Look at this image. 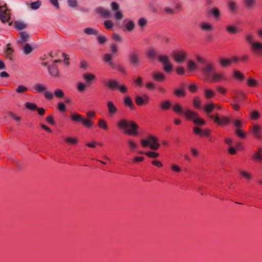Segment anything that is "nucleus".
<instances>
[{
    "instance_id": "f257e3e1",
    "label": "nucleus",
    "mask_w": 262,
    "mask_h": 262,
    "mask_svg": "<svg viewBox=\"0 0 262 262\" xmlns=\"http://www.w3.org/2000/svg\"><path fill=\"white\" fill-rule=\"evenodd\" d=\"M117 125L120 129L124 130V133L128 135L137 136L139 135V126L133 121L122 119L118 122Z\"/></svg>"
},
{
    "instance_id": "f03ea898",
    "label": "nucleus",
    "mask_w": 262,
    "mask_h": 262,
    "mask_svg": "<svg viewBox=\"0 0 262 262\" xmlns=\"http://www.w3.org/2000/svg\"><path fill=\"white\" fill-rule=\"evenodd\" d=\"M141 143L143 147L149 146L151 149L154 150H157L160 146L158 143V139L151 135L149 136L146 139L142 140Z\"/></svg>"
},
{
    "instance_id": "7ed1b4c3",
    "label": "nucleus",
    "mask_w": 262,
    "mask_h": 262,
    "mask_svg": "<svg viewBox=\"0 0 262 262\" xmlns=\"http://www.w3.org/2000/svg\"><path fill=\"white\" fill-rule=\"evenodd\" d=\"M71 119L74 122L81 123L85 127L90 128L94 124V122L90 119H86L84 116L78 114L74 113L71 117Z\"/></svg>"
},
{
    "instance_id": "20e7f679",
    "label": "nucleus",
    "mask_w": 262,
    "mask_h": 262,
    "mask_svg": "<svg viewBox=\"0 0 262 262\" xmlns=\"http://www.w3.org/2000/svg\"><path fill=\"white\" fill-rule=\"evenodd\" d=\"M172 57L173 60L179 64L184 63L187 60L188 54L184 50L180 49L172 53Z\"/></svg>"
},
{
    "instance_id": "39448f33",
    "label": "nucleus",
    "mask_w": 262,
    "mask_h": 262,
    "mask_svg": "<svg viewBox=\"0 0 262 262\" xmlns=\"http://www.w3.org/2000/svg\"><path fill=\"white\" fill-rule=\"evenodd\" d=\"M214 69L215 67L213 63L210 62L206 63V65L204 66L201 69V71L204 76V80L205 81H208L209 80L211 79V77L212 74L214 73Z\"/></svg>"
},
{
    "instance_id": "423d86ee",
    "label": "nucleus",
    "mask_w": 262,
    "mask_h": 262,
    "mask_svg": "<svg viewBox=\"0 0 262 262\" xmlns=\"http://www.w3.org/2000/svg\"><path fill=\"white\" fill-rule=\"evenodd\" d=\"M111 7L113 11H116L114 15L115 18L117 20L121 19L123 17V15L122 13L119 10L120 8L119 5L117 2H113L111 4Z\"/></svg>"
},
{
    "instance_id": "0eeeda50",
    "label": "nucleus",
    "mask_w": 262,
    "mask_h": 262,
    "mask_svg": "<svg viewBox=\"0 0 262 262\" xmlns=\"http://www.w3.org/2000/svg\"><path fill=\"white\" fill-rule=\"evenodd\" d=\"M103 83L107 88L113 91L117 89V87L119 86L118 82L112 79L105 80Z\"/></svg>"
},
{
    "instance_id": "6e6552de",
    "label": "nucleus",
    "mask_w": 262,
    "mask_h": 262,
    "mask_svg": "<svg viewBox=\"0 0 262 262\" xmlns=\"http://www.w3.org/2000/svg\"><path fill=\"white\" fill-rule=\"evenodd\" d=\"M95 10L96 11L99 13L102 17L110 18L111 16L110 11L103 7H97Z\"/></svg>"
},
{
    "instance_id": "1a4fd4ad",
    "label": "nucleus",
    "mask_w": 262,
    "mask_h": 262,
    "mask_svg": "<svg viewBox=\"0 0 262 262\" xmlns=\"http://www.w3.org/2000/svg\"><path fill=\"white\" fill-rule=\"evenodd\" d=\"M251 133L258 139L262 138L261 132L262 128L260 125L253 124L252 128L251 129Z\"/></svg>"
},
{
    "instance_id": "9d476101",
    "label": "nucleus",
    "mask_w": 262,
    "mask_h": 262,
    "mask_svg": "<svg viewBox=\"0 0 262 262\" xmlns=\"http://www.w3.org/2000/svg\"><path fill=\"white\" fill-rule=\"evenodd\" d=\"M107 107L109 117H113L117 114L118 109L113 102L108 101L107 102Z\"/></svg>"
},
{
    "instance_id": "9b49d317",
    "label": "nucleus",
    "mask_w": 262,
    "mask_h": 262,
    "mask_svg": "<svg viewBox=\"0 0 262 262\" xmlns=\"http://www.w3.org/2000/svg\"><path fill=\"white\" fill-rule=\"evenodd\" d=\"M8 11L7 9L3 10L2 7L0 6V20L3 23L9 22L11 19V17L9 13H8Z\"/></svg>"
},
{
    "instance_id": "f8f14e48",
    "label": "nucleus",
    "mask_w": 262,
    "mask_h": 262,
    "mask_svg": "<svg viewBox=\"0 0 262 262\" xmlns=\"http://www.w3.org/2000/svg\"><path fill=\"white\" fill-rule=\"evenodd\" d=\"M224 79L225 76L224 73L214 72L212 74L211 79L209 80L208 81L211 82H215L222 81L224 80Z\"/></svg>"
},
{
    "instance_id": "ddd939ff",
    "label": "nucleus",
    "mask_w": 262,
    "mask_h": 262,
    "mask_svg": "<svg viewBox=\"0 0 262 262\" xmlns=\"http://www.w3.org/2000/svg\"><path fill=\"white\" fill-rule=\"evenodd\" d=\"M209 117L213 119L215 122H217L219 124H228L230 121V119L226 117H223L221 118H219L217 115L216 116L213 115H209Z\"/></svg>"
},
{
    "instance_id": "4468645a",
    "label": "nucleus",
    "mask_w": 262,
    "mask_h": 262,
    "mask_svg": "<svg viewBox=\"0 0 262 262\" xmlns=\"http://www.w3.org/2000/svg\"><path fill=\"white\" fill-rule=\"evenodd\" d=\"M48 71L50 75L52 77H56L59 76V71L56 64H52V65L49 66Z\"/></svg>"
},
{
    "instance_id": "2eb2a0df",
    "label": "nucleus",
    "mask_w": 262,
    "mask_h": 262,
    "mask_svg": "<svg viewBox=\"0 0 262 262\" xmlns=\"http://www.w3.org/2000/svg\"><path fill=\"white\" fill-rule=\"evenodd\" d=\"M193 131L196 135L204 136L207 137H210V130L208 129H205L203 130L199 127H194L193 128Z\"/></svg>"
},
{
    "instance_id": "dca6fc26",
    "label": "nucleus",
    "mask_w": 262,
    "mask_h": 262,
    "mask_svg": "<svg viewBox=\"0 0 262 262\" xmlns=\"http://www.w3.org/2000/svg\"><path fill=\"white\" fill-rule=\"evenodd\" d=\"M198 114L189 109L185 110L183 115L185 116L188 120H194V118L198 116Z\"/></svg>"
},
{
    "instance_id": "f3484780",
    "label": "nucleus",
    "mask_w": 262,
    "mask_h": 262,
    "mask_svg": "<svg viewBox=\"0 0 262 262\" xmlns=\"http://www.w3.org/2000/svg\"><path fill=\"white\" fill-rule=\"evenodd\" d=\"M172 110L179 115H183L185 110H184L182 106L179 103H175L172 106Z\"/></svg>"
},
{
    "instance_id": "a211bd4d",
    "label": "nucleus",
    "mask_w": 262,
    "mask_h": 262,
    "mask_svg": "<svg viewBox=\"0 0 262 262\" xmlns=\"http://www.w3.org/2000/svg\"><path fill=\"white\" fill-rule=\"evenodd\" d=\"M200 28L202 30L207 32H212L214 30L213 26L206 22L202 23L200 24Z\"/></svg>"
},
{
    "instance_id": "6ab92c4d",
    "label": "nucleus",
    "mask_w": 262,
    "mask_h": 262,
    "mask_svg": "<svg viewBox=\"0 0 262 262\" xmlns=\"http://www.w3.org/2000/svg\"><path fill=\"white\" fill-rule=\"evenodd\" d=\"M129 60L134 66L135 67L139 66L140 63L139 57L136 53H133L130 55Z\"/></svg>"
},
{
    "instance_id": "aec40b11",
    "label": "nucleus",
    "mask_w": 262,
    "mask_h": 262,
    "mask_svg": "<svg viewBox=\"0 0 262 262\" xmlns=\"http://www.w3.org/2000/svg\"><path fill=\"white\" fill-rule=\"evenodd\" d=\"M152 78L157 82H163L165 80V76L161 73H154Z\"/></svg>"
},
{
    "instance_id": "412c9836",
    "label": "nucleus",
    "mask_w": 262,
    "mask_h": 262,
    "mask_svg": "<svg viewBox=\"0 0 262 262\" xmlns=\"http://www.w3.org/2000/svg\"><path fill=\"white\" fill-rule=\"evenodd\" d=\"M124 104L126 106L129 107V108L132 110H134L135 109V107L133 103V100L129 96H126L124 98Z\"/></svg>"
},
{
    "instance_id": "4be33fe9",
    "label": "nucleus",
    "mask_w": 262,
    "mask_h": 262,
    "mask_svg": "<svg viewBox=\"0 0 262 262\" xmlns=\"http://www.w3.org/2000/svg\"><path fill=\"white\" fill-rule=\"evenodd\" d=\"M173 93L178 97H184L186 95L185 88L183 86L175 89Z\"/></svg>"
},
{
    "instance_id": "5701e85b",
    "label": "nucleus",
    "mask_w": 262,
    "mask_h": 262,
    "mask_svg": "<svg viewBox=\"0 0 262 262\" xmlns=\"http://www.w3.org/2000/svg\"><path fill=\"white\" fill-rule=\"evenodd\" d=\"M83 78L87 83H90L96 80V78L94 75L90 73H85L83 75Z\"/></svg>"
},
{
    "instance_id": "b1692460",
    "label": "nucleus",
    "mask_w": 262,
    "mask_h": 262,
    "mask_svg": "<svg viewBox=\"0 0 262 262\" xmlns=\"http://www.w3.org/2000/svg\"><path fill=\"white\" fill-rule=\"evenodd\" d=\"M228 5L229 8V10L232 12H235L238 6L236 3V2L234 0H229L228 2Z\"/></svg>"
},
{
    "instance_id": "393cba45",
    "label": "nucleus",
    "mask_w": 262,
    "mask_h": 262,
    "mask_svg": "<svg viewBox=\"0 0 262 262\" xmlns=\"http://www.w3.org/2000/svg\"><path fill=\"white\" fill-rule=\"evenodd\" d=\"M135 27V23L133 20H129L127 22L124 28H123V31H127L128 32L132 31Z\"/></svg>"
},
{
    "instance_id": "a878e982",
    "label": "nucleus",
    "mask_w": 262,
    "mask_h": 262,
    "mask_svg": "<svg viewBox=\"0 0 262 262\" xmlns=\"http://www.w3.org/2000/svg\"><path fill=\"white\" fill-rule=\"evenodd\" d=\"M34 89L36 91V93H40L43 91H45L47 90V88L46 85L40 84L37 83L34 85Z\"/></svg>"
},
{
    "instance_id": "bb28decb",
    "label": "nucleus",
    "mask_w": 262,
    "mask_h": 262,
    "mask_svg": "<svg viewBox=\"0 0 262 262\" xmlns=\"http://www.w3.org/2000/svg\"><path fill=\"white\" fill-rule=\"evenodd\" d=\"M9 46H10L9 43H8L7 45V47L4 51V53H5V56L7 58L10 59V60H12V53H13L14 50H13V49L12 48L9 47Z\"/></svg>"
},
{
    "instance_id": "cd10ccee",
    "label": "nucleus",
    "mask_w": 262,
    "mask_h": 262,
    "mask_svg": "<svg viewBox=\"0 0 262 262\" xmlns=\"http://www.w3.org/2000/svg\"><path fill=\"white\" fill-rule=\"evenodd\" d=\"M159 61L161 62L164 66L170 63L169 58L166 55H160L158 58Z\"/></svg>"
},
{
    "instance_id": "c85d7f7f",
    "label": "nucleus",
    "mask_w": 262,
    "mask_h": 262,
    "mask_svg": "<svg viewBox=\"0 0 262 262\" xmlns=\"http://www.w3.org/2000/svg\"><path fill=\"white\" fill-rule=\"evenodd\" d=\"M193 122L197 126H204L206 124V121L200 118L199 115L194 118Z\"/></svg>"
},
{
    "instance_id": "c756f323",
    "label": "nucleus",
    "mask_w": 262,
    "mask_h": 262,
    "mask_svg": "<svg viewBox=\"0 0 262 262\" xmlns=\"http://www.w3.org/2000/svg\"><path fill=\"white\" fill-rule=\"evenodd\" d=\"M171 106V103L169 100L164 101L161 104V108L164 111L169 109Z\"/></svg>"
},
{
    "instance_id": "7c9ffc66",
    "label": "nucleus",
    "mask_w": 262,
    "mask_h": 262,
    "mask_svg": "<svg viewBox=\"0 0 262 262\" xmlns=\"http://www.w3.org/2000/svg\"><path fill=\"white\" fill-rule=\"evenodd\" d=\"M252 46V49L255 52L262 51V43L259 42H255L253 43Z\"/></svg>"
},
{
    "instance_id": "2f4dec72",
    "label": "nucleus",
    "mask_w": 262,
    "mask_h": 262,
    "mask_svg": "<svg viewBox=\"0 0 262 262\" xmlns=\"http://www.w3.org/2000/svg\"><path fill=\"white\" fill-rule=\"evenodd\" d=\"M226 29L228 33L230 34H236L238 32V29L232 25L226 27Z\"/></svg>"
},
{
    "instance_id": "473e14b6",
    "label": "nucleus",
    "mask_w": 262,
    "mask_h": 262,
    "mask_svg": "<svg viewBox=\"0 0 262 262\" xmlns=\"http://www.w3.org/2000/svg\"><path fill=\"white\" fill-rule=\"evenodd\" d=\"M14 25L16 29L18 30H21L27 28V25L23 21H15Z\"/></svg>"
},
{
    "instance_id": "72a5a7b5",
    "label": "nucleus",
    "mask_w": 262,
    "mask_h": 262,
    "mask_svg": "<svg viewBox=\"0 0 262 262\" xmlns=\"http://www.w3.org/2000/svg\"><path fill=\"white\" fill-rule=\"evenodd\" d=\"M84 32L88 35H97L98 32L96 30L92 28H86L84 29Z\"/></svg>"
},
{
    "instance_id": "f704fd0d",
    "label": "nucleus",
    "mask_w": 262,
    "mask_h": 262,
    "mask_svg": "<svg viewBox=\"0 0 262 262\" xmlns=\"http://www.w3.org/2000/svg\"><path fill=\"white\" fill-rule=\"evenodd\" d=\"M220 63L222 67L229 66L231 64V60L229 59L221 58Z\"/></svg>"
},
{
    "instance_id": "c9c22d12",
    "label": "nucleus",
    "mask_w": 262,
    "mask_h": 262,
    "mask_svg": "<svg viewBox=\"0 0 262 262\" xmlns=\"http://www.w3.org/2000/svg\"><path fill=\"white\" fill-rule=\"evenodd\" d=\"M41 2L40 1H37L31 3L30 5V8L32 10H37L40 8L41 6Z\"/></svg>"
},
{
    "instance_id": "e433bc0d",
    "label": "nucleus",
    "mask_w": 262,
    "mask_h": 262,
    "mask_svg": "<svg viewBox=\"0 0 262 262\" xmlns=\"http://www.w3.org/2000/svg\"><path fill=\"white\" fill-rule=\"evenodd\" d=\"M252 159L255 161L262 162V154L260 152L254 151L252 157Z\"/></svg>"
},
{
    "instance_id": "4c0bfd02",
    "label": "nucleus",
    "mask_w": 262,
    "mask_h": 262,
    "mask_svg": "<svg viewBox=\"0 0 262 262\" xmlns=\"http://www.w3.org/2000/svg\"><path fill=\"white\" fill-rule=\"evenodd\" d=\"M29 37V34L26 32H21L20 33V38L21 42L23 43L26 42Z\"/></svg>"
},
{
    "instance_id": "58836bf2",
    "label": "nucleus",
    "mask_w": 262,
    "mask_h": 262,
    "mask_svg": "<svg viewBox=\"0 0 262 262\" xmlns=\"http://www.w3.org/2000/svg\"><path fill=\"white\" fill-rule=\"evenodd\" d=\"M215 105L213 103H210L205 106L204 109L207 113L210 114L215 108Z\"/></svg>"
},
{
    "instance_id": "ea45409f",
    "label": "nucleus",
    "mask_w": 262,
    "mask_h": 262,
    "mask_svg": "<svg viewBox=\"0 0 262 262\" xmlns=\"http://www.w3.org/2000/svg\"><path fill=\"white\" fill-rule=\"evenodd\" d=\"M98 126L104 130H107L108 129V126L106 122L103 119H99L98 122Z\"/></svg>"
},
{
    "instance_id": "a19ab883",
    "label": "nucleus",
    "mask_w": 262,
    "mask_h": 262,
    "mask_svg": "<svg viewBox=\"0 0 262 262\" xmlns=\"http://www.w3.org/2000/svg\"><path fill=\"white\" fill-rule=\"evenodd\" d=\"M25 106L27 108L31 111H35L37 109V106L33 103L26 102Z\"/></svg>"
},
{
    "instance_id": "79ce46f5",
    "label": "nucleus",
    "mask_w": 262,
    "mask_h": 262,
    "mask_svg": "<svg viewBox=\"0 0 262 262\" xmlns=\"http://www.w3.org/2000/svg\"><path fill=\"white\" fill-rule=\"evenodd\" d=\"M211 14L213 15V16L214 18L216 19H218L220 17V11L216 8H213L211 10Z\"/></svg>"
},
{
    "instance_id": "37998d69",
    "label": "nucleus",
    "mask_w": 262,
    "mask_h": 262,
    "mask_svg": "<svg viewBox=\"0 0 262 262\" xmlns=\"http://www.w3.org/2000/svg\"><path fill=\"white\" fill-rule=\"evenodd\" d=\"M28 90V88L23 85H18L15 91L17 93L22 94Z\"/></svg>"
},
{
    "instance_id": "c03bdc74",
    "label": "nucleus",
    "mask_w": 262,
    "mask_h": 262,
    "mask_svg": "<svg viewBox=\"0 0 262 262\" xmlns=\"http://www.w3.org/2000/svg\"><path fill=\"white\" fill-rule=\"evenodd\" d=\"M135 102L139 106H141L145 103V101L140 96H137L135 97Z\"/></svg>"
},
{
    "instance_id": "a18cd8bd",
    "label": "nucleus",
    "mask_w": 262,
    "mask_h": 262,
    "mask_svg": "<svg viewBox=\"0 0 262 262\" xmlns=\"http://www.w3.org/2000/svg\"><path fill=\"white\" fill-rule=\"evenodd\" d=\"M104 26L106 29L111 30L113 28L114 24L111 20H107L104 22Z\"/></svg>"
},
{
    "instance_id": "49530a36",
    "label": "nucleus",
    "mask_w": 262,
    "mask_h": 262,
    "mask_svg": "<svg viewBox=\"0 0 262 262\" xmlns=\"http://www.w3.org/2000/svg\"><path fill=\"white\" fill-rule=\"evenodd\" d=\"M33 50L32 47L29 44H26L23 48V52L25 54H28Z\"/></svg>"
},
{
    "instance_id": "de8ad7c7",
    "label": "nucleus",
    "mask_w": 262,
    "mask_h": 262,
    "mask_svg": "<svg viewBox=\"0 0 262 262\" xmlns=\"http://www.w3.org/2000/svg\"><path fill=\"white\" fill-rule=\"evenodd\" d=\"M204 94L205 97L207 98H211L214 96V93L213 91L210 89H207L205 90Z\"/></svg>"
},
{
    "instance_id": "09e8293b",
    "label": "nucleus",
    "mask_w": 262,
    "mask_h": 262,
    "mask_svg": "<svg viewBox=\"0 0 262 262\" xmlns=\"http://www.w3.org/2000/svg\"><path fill=\"white\" fill-rule=\"evenodd\" d=\"M147 55L148 57L154 58L157 55V52L155 49L151 48L148 50L147 52Z\"/></svg>"
},
{
    "instance_id": "8fccbe9b",
    "label": "nucleus",
    "mask_w": 262,
    "mask_h": 262,
    "mask_svg": "<svg viewBox=\"0 0 262 262\" xmlns=\"http://www.w3.org/2000/svg\"><path fill=\"white\" fill-rule=\"evenodd\" d=\"M54 94L55 96L58 98H63L64 96L63 91L59 89H57L55 90Z\"/></svg>"
},
{
    "instance_id": "3c124183",
    "label": "nucleus",
    "mask_w": 262,
    "mask_h": 262,
    "mask_svg": "<svg viewBox=\"0 0 262 262\" xmlns=\"http://www.w3.org/2000/svg\"><path fill=\"white\" fill-rule=\"evenodd\" d=\"M256 0H244L245 5L248 8L253 7L255 4Z\"/></svg>"
},
{
    "instance_id": "603ef678",
    "label": "nucleus",
    "mask_w": 262,
    "mask_h": 262,
    "mask_svg": "<svg viewBox=\"0 0 262 262\" xmlns=\"http://www.w3.org/2000/svg\"><path fill=\"white\" fill-rule=\"evenodd\" d=\"M246 40L251 45L255 42L253 41L254 35L252 33H249L245 36Z\"/></svg>"
},
{
    "instance_id": "864d4df0",
    "label": "nucleus",
    "mask_w": 262,
    "mask_h": 262,
    "mask_svg": "<svg viewBox=\"0 0 262 262\" xmlns=\"http://www.w3.org/2000/svg\"><path fill=\"white\" fill-rule=\"evenodd\" d=\"M188 68L190 71H192L196 69L197 65L193 61H189L188 62Z\"/></svg>"
},
{
    "instance_id": "5fc2aeb1",
    "label": "nucleus",
    "mask_w": 262,
    "mask_h": 262,
    "mask_svg": "<svg viewBox=\"0 0 262 262\" xmlns=\"http://www.w3.org/2000/svg\"><path fill=\"white\" fill-rule=\"evenodd\" d=\"M250 117L253 120H257L260 117L259 113L256 111H252L250 112Z\"/></svg>"
},
{
    "instance_id": "6e6d98bb",
    "label": "nucleus",
    "mask_w": 262,
    "mask_h": 262,
    "mask_svg": "<svg viewBox=\"0 0 262 262\" xmlns=\"http://www.w3.org/2000/svg\"><path fill=\"white\" fill-rule=\"evenodd\" d=\"M233 76L235 78L239 80H243L244 79V75L238 71H235L233 72Z\"/></svg>"
},
{
    "instance_id": "4d7b16f0",
    "label": "nucleus",
    "mask_w": 262,
    "mask_h": 262,
    "mask_svg": "<svg viewBox=\"0 0 262 262\" xmlns=\"http://www.w3.org/2000/svg\"><path fill=\"white\" fill-rule=\"evenodd\" d=\"M127 143H128V145H129L130 149L132 150H134V149H136L138 147V145L136 143V142L132 140H128Z\"/></svg>"
},
{
    "instance_id": "13d9d810",
    "label": "nucleus",
    "mask_w": 262,
    "mask_h": 262,
    "mask_svg": "<svg viewBox=\"0 0 262 262\" xmlns=\"http://www.w3.org/2000/svg\"><path fill=\"white\" fill-rule=\"evenodd\" d=\"M145 155L151 158H155L159 156L158 153L152 151L146 152H145Z\"/></svg>"
},
{
    "instance_id": "bf43d9fd",
    "label": "nucleus",
    "mask_w": 262,
    "mask_h": 262,
    "mask_svg": "<svg viewBox=\"0 0 262 262\" xmlns=\"http://www.w3.org/2000/svg\"><path fill=\"white\" fill-rule=\"evenodd\" d=\"M65 141L66 142L73 145H75L78 143V140L76 139L72 138L71 137L66 138Z\"/></svg>"
},
{
    "instance_id": "052dcab7",
    "label": "nucleus",
    "mask_w": 262,
    "mask_h": 262,
    "mask_svg": "<svg viewBox=\"0 0 262 262\" xmlns=\"http://www.w3.org/2000/svg\"><path fill=\"white\" fill-rule=\"evenodd\" d=\"M97 39L100 44H103L107 40V38L102 35H99L97 37Z\"/></svg>"
},
{
    "instance_id": "680f3d73",
    "label": "nucleus",
    "mask_w": 262,
    "mask_h": 262,
    "mask_svg": "<svg viewBox=\"0 0 262 262\" xmlns=\"http://www.w3.org/2000/svg\"><path fill=\"white\" fill-rule=\"evenodd\" d=\"M138 25L141 28H143L147 24V20L144 18H140L138 20Z\"/></svg>"
},
{
    "instance_id": "e2e57ef3",
    "label": "nucleus",
    "mask_w": 262,
    "mask_h": 262,
    "mask_svg": "<svg viewBox=\"0 0 262 262\" xmlns=\"http://www.w3.org/2000/svg\"><path fill=\"white\" fill-rule=\"evenodd\" d=\"M77 89L80 92H83L86 89V85L82 82H79L77 84Z\"/></svg>"
},
{
    "instance_id": "0e129e2a",
    "label": "nucleus",
    "mask_w": 262,
    "mask_h": 262,
    "mask_svg": "<svg viewBox=\"0 0 262 262\" xmlns=\"http://www.w3.org/2000/svg\"><path fill=\"white\" fill-rule=\"evenodd\" d=\"M113 55L110 53H106L104 55V60L105 62L109 63L112 61Z\"/></svg>"
},
{
    "instance_id": "69168bd1",
    "label": "nucleus",
    "mask_w": 262,
    "mask_h": 262,
    "mask_svg": "<svg viewBox=\"0 0 262 262\" xmlns=\"http://www.w3.org/2000/svg\"><path fill=\"white\" fill-rule=\"evenodd\" d=\"M236 135L242 138H246V135L240 128H237L236 129Z\"/></svg>"
},
{
    "instance_id": "338daca9",
    "label": "nucleus",
    "mask_w": 262,
    "mask_h": 262,
    "mask_svg": "<svg viewBox=\"0 0 262 262\" xmlns=\"http://www.w3.org/2000/svg\"><path fill=\"white\" fill-rule=\"evenodd\" d=\"M193 104L195 107L199 108L200 106V104H201L199 98H198V97L194 98L193 99Z\"/></svg>"
},
{
    "instance_id": "774afa93",
    "label": "nucleus",
    "mask_w": 262,
    "mask_h": 262,
    "mask_svg": "<svg viewBox=\"0 0 262 262\" xmlns=\"http://www.w3.org/2000/svg\"><path fill=\"white\" fill-rule=\"evenodd\" d=\"M164 70L167 73H170L172 71V66L170 63L165 65L164 67Z\"/></svg>"
}]
</instances>
